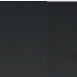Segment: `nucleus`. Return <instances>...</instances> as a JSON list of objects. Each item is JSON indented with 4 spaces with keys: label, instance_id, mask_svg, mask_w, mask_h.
I'll return each mask as SVG.
<instances>
[{
    "label": "nucleus",
    "instance_id": "1",
    "mask_svg": "<svg viewBox=\"0 0 77 77\" xmlns=\"http://www.w3.org/2000/svg\"><path fill=\"white\" fill-rule=\"evenodd\" d=\"M50 2H48V3H50Z\"/></svg>",
    "mask_w": 77,
    "mask_h": 77
}]
</instances>
